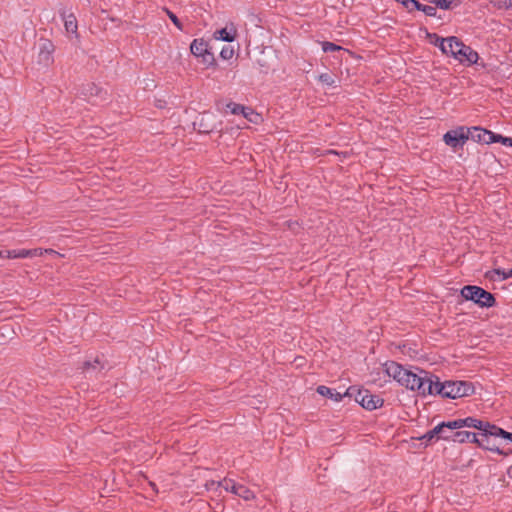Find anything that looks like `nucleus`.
<instances>
[{
    "label": "nucleus",
    "instance_id": "nucleus-17",
    "mask_svg": "<svg viewBox=\"0 0 512 512\" xmlns=\"http://www.w3.org/2000/svg\"><path fill=\"white\" fill-rule=\"evenodd\" d=\"M208 50V43L203 39H194L190 45V51L196 57H200Z\"/></svg>",
    "mask_w": 512,
    "mask_h": 512
},
{
    "label": "nucleus",
    "instance_id": "nucleus-1",
    "mask_svg": "<svg viewBox=\"0 0 512 512\" xmlns=\"http://www.w3.org/2000/svg\"><path fill=\"white\" fill-rule=\"evenodd\" d=\"M432 395L438 394L445 398H460L469 396L474 392L472 383L467 381H445L441 383L439 378L433 375Z\"/></svg>",
    "mask_w": 512,
    "mask_h": 512
},
{
    "label": "nucleus",
    "instance_id": "nucleus-11",
    "mask_svg": "<svg viewBox=\"0 0 512 512\" xmlns=\"http://www.w3.org/2000/svg\"><path fill=\"white\" fill-rule=\"evenodd\" d=\"M451 433L444 429V424L440 423L435 426L432 430L425 433L420 439L424 440L426 443L431 442L433 439H444L451 440Z\"/></svg>",
    "mask_w": 512,
    "mask_h": 512
},
{
    "label": "nucleus",
    "instance_id": "nucleus-14",
    "mask_svg": "<svg viewBox=\"0 0 512 512\" xmlns=\"http://www.w3.org/2000/svg\"><path fill=\"white\" fill-rule=\"evenodd\" d=\"M463 427H469V428H475L480 431L486 432V430H489L491 427V423L487 421H482L474 417H467L464 419H460Z\"/></svg>",
    "mask_w": 512,
    "mask_h": 512
},
{
    "label": "nucleus",
    "instance_id": "nucleus-32",
    "mask_svg": "<svg viewBox=\"0 0 512 512\" xmlns=\"http://www.w3.org/2000/svg\"><path fill=\"white\" fill-rule=\"evenodd\" d=\"M166 13L168 15V17L170 18V20L174 23V25L179 29V30H183V26H182V23L180 22V20L178 19V17L173 13L171 12L170 10L166 9Z\"/></svg>",
    "mask_w": 512,
    "mask_h": 512
},
{
    "label": "nucleus",
    "instance_id": "nucleus-8",
    "mask_svg": "<svg viewBox=\"0 0 512 512\" xmlns=\"http://www.w3.org/2000/svg\"><path fill=\"white\" fill-rule=\"evenodd\" d=\"M496 438L494 434H489L488 432L481 431V433L478 434L477 441L475 444H477L479 447L484 448L486 450L496 452L500 455L505 454L503 450L499 448V446L496 444L495 439Z\"/></svg>",
    "mask_w": 512,
    "mask_h": 512
},
{
    "label": "nucleus",
    "instance_id": "nucleus-24",
    "mask_svg": "<svg viewBox=\"0 0 512 512\" xmlns=\"http://www.w3.org/2000/svg\"><path fill=\"white\" fill-rule=\"evenodd\" d=\"M454 2H455V5H458V2H456V0H434L433 1V3L435 4V7H439L441 9L452 8V5Z\"/></svg>",
    "mask_w": 512,
    "mask_h": 512
},
{
    "label": "nucleus",
    "instance_id": "nucleus-27",
    "mask_svg": "<svg viewBox=\"0 0 512 512\" xmlns=\"http://www.w3.org/2000/svg\"><path fill=\"white\" fill-rule=\"evenodd\" d=\"M491 273L497 274L501 280H506L508 278H512V268L510 270H504V269H493Z\"/></svg>",
    "mask_w": 512,
    "mask_h": 512
},
{
    "label": "nucleus",
    "instance_id": "nucleus-5",
    "mask_svg": "<svg viewBox=\"0 0 512 512\" xmlns=\"http://www.w3.org/2000/svg\"><path fill=\"white\" fill-rule=\"evenodd\" d=\"M218 485H221L225 491L231 492L245 501L255 498V494L252 490L242 484L236 483L233 479L224 478L222 481L218 482Z\"/></svg>",
    "mask_w": 512,
    "mask_h": 512
},
{
    "label": "nucleus",
    "instance_id": "nucleus-23",
    "mask_svg": "<svg viewBox=\"0 0 512 512\" xmlns=\"http://www.w3.org/2000/svg\"><path fill=\"white\" fill-rule=\"evenodd\" d=\"M444 424V429L449 432H453V430L461 429L462 423L460 419H455L453 421L442 422Z\"/></svg>",
    "mask_w": 512,
    "mask_h": 512
},
{
    "label": "nucleus",
    "instance_id": "nucleus-10",
    "mask_svg": "<svg viewBox=\"0 0 512 512\" xmlns=\"http://www.w3.org/2000/svg\"><path fill=\"white\" fill-rule=\"evenodd\" d=\"M479 56L470 46L462 44L461 48L457 50L455 59L465 65H472L477 63Z\"/></svg>",
    "mask_w": 512,
    "mask_h": 512
},
{
    "label": "nucleus",
    "instance_id": "nucleus-30",
    "mask_svg": "<svg viewBox=\"0 0 512 512\" xmlns=\"http://www.w3.org/2000/svg\"><path fill=\"white\" fill-rule=\"evenodd\" d=\"M319 81L328 86H332L335 83V78L330 73H323L319 76Z\"/></svg>",
    "mask_w": 512,
    "mask_h": 512
},
{
    "label": "nucleus",
    "instance_id": "nucleus-37",
    "mask_svg": "<svg viewBox=\"0 0 512 512\" xmlns=\"http://www.w3.org/2000/svg\"><path fill=\"white\" fill-rule=\"evenodd\" d=\"M431 38H434V40L432 41V43L435 45V46H438L439 47V39H443L442 37L438 36L437 34H432L430 35Z\"/></svg>",
    "mask_w": 512,
    "mask_h": 512
},
{
    "label": "nucleus",
    "instance_id": "nucleus-38",
    "mask_svg": "<svg viewBox=\"0 0 512 512\" xmlns=\"http://www.w3.org/2000/svg\"><path fill=\"white\" fill-rule=\"evenodd\" d=\"M402 5L408 10L412 11V3H409L407 0H403Z\"/></svg>",
    "mask_w": 512,
    "mask_h": 512
},
{
    "label": "nucleus",
    "instance_id": "nucleus-13",
    "mask_svg": "<svg viewBox=\"0 0 512 512\" xmlns=\"http://www.w3.org/2000/svg\"><path fill=\"white\" fill-rule=\"evenodd\" d=\"M237 35L236 28L231 24L230 26H226L220 30H216L214 32V38L217 40H222L225 42H232L235 40Z\"/></svg>",
    "mask_w": 512,
    "mask_h": 512
},
{
    "label": "nucleus",
    "instance_id": "nucleus-4",
    "mask_svg": "<svg viewBox=\"0 0 512 512\" xmlns=\"http://www.w3.org/2000/svg\"><path fill=\"white\" fill-rule=\"evenodd\" d=\"M355 391V401L367 410L377 409L381 407L384 403V400L381 397L373 395L368 390L364 389L356 390L354 387H350L345 393V395L352 396L354 395Z\"/></svg>",
    "mask_w": 512,
    "mask_h": 512
},
{
    "label": "nucleus",
    "instance_id": "nucleus-2",
    "mask_svg": "<svg viewBox=\"0 0 512 512\" xmlns=\"http://www.w3.org/2000/svg\"><path fill=\"white\" fill-rule=\"evenodd\" d=\"M433 375L427 371L419 370L415 373L406 369L398 383L410 390H417L422 395H432Z\"/></svg>",
    "mask_w": 512,
    "mask_h": 512
},
{
    "label": "nucleus",
    "instance_id": "nucleus-41",
    "mask_svg": "<svg viewBox=\"0 0 512 512\" xmlns=\"http://www.w3.org/2000/svg\"><path fill=\"white\" fill-rule=\"evenodd\" d=\"M397 2H400L401 4L403 3V0H396Z\"/></svg>",
    "mask_w": 512,
    "mask_h": 512
},
{
    "label": "nucleus",
    "instance_id": "nucleus-21",
    "mask_svg": "<svg viewBox=\"0 0 512 512\" xmlns=\"http://www.w3.org/2000/svg\"><path fill=\"white\" fill-rule=\"evenodd\" d=\"M102 369L103 365L100 364L98 359H95L93 362L86 361L83 366V371L91 376L94 374V372L100 371Z\"/></svg>",
    "mask_w": 512,
    "mask_h": 512
},
{
    "label": "nucleus",
    "instance_id": "nucleus-25",
    "mask_svg": "<svg viewBox=\"0 0 512 512\" xmlns=\"http://www.w3.org/2000/svg\"><path fill=\"white\" fill-rule=\"evenodd\" d=\"M322 49L324 52L328 53V52L340 51V50H342V47L339 45H336L335 43L325 41V42H322Z\"/></svg>",
    "mask_w": 512,
    "mask_h": 512
},
{
    "label": "nucleus",
    "instance_id": "nucleus-12",
    "mask_svg": "<svg viewBox=\"0 0 512 512\" xmlns=\"http://www.w3.org/2000/svg\"><path fill=\"white\" fill-rule=\"evenodd\" d=\"M383 369L389 377H392L397 382L400 380V377H402V373L406 370L402 365L395 361H388L384 363Z\"/></svg>",
    "mask_w": 512,
    "mask_h": 512
},
{
    "label": "nucleus",
    "instance_id": "nucleus-6",
    "mask_svg": "<svg viewBox=\"0 0 512 512\" xmlns=\"http://www.w3.org/2000/svg\"><path fill=\"white\" fill-rule=\"evenodd\" d=\"M443 141L452 148L462 147L467 141L466 128L459 127L446 132L443 136Z\"/></svg>",
    "mask_w": 512,
    "mask_h": 512
},
{
    "label": "nucleus",
    "instance_id": "nucleus-19",
    "mask_svg": "<svg viewBox=\"0 0 512 512\" xmlns=\"http://www.w3.org/2000/svg\"><path fill=\"white\" fill-rule=\"evenodd\" d=\"M62 17L66 31L68 33L77 35L78 25L76 17L73 14H69L67 16L63 14Z\"/></svg>",
    "mask_w": 512,
    "mask_h": 512
},
{
    "label": "nucleus",
    "instance_id": "nucleus-3",
    "mask_svg": "<svg viewBox=\"0 0 512 512\" xmlns=\"http://www.w3.org/2000/svg\"><path fill=\"white\" fill-rule=\"evenodd\" d=\"M461 296L465 300L473 301L480 307H493L496 303L492 293L484 290L479 286L466 285L461 289Z\"/></svg>",
    "mask_w": 512,
    "mask_h": 512
},
{
    "label": "nucleus",
    "instance_id": "nucleus-22",
    "mask_svg": "<svg viewBox=\"0 0 512 512\" xmlns=\"http://www.w3.org/2000/svg\"><path fill=\"white\" fill-rule=\"evenodd\" d=\"M317 392L322 396L334 398L336 401L343 397L341 393H333L332 389L323 385L317 387Z\"/></svg>",
    "mask_w": 512,
    "mask_h": 512
},
{
    "label": "nucleus",
    "instance_id": "nucleus-20",
    "mask_svg": "<svg viewBox=\"0 0 512 512\" xmlns=\"http://www.w3.org/2000/svg\"><path fill=\"white\" fill-rule=\"evenodd\" d=\"M486 432H488L489 434H494L495 437H501L512 442V433L507 432L494 424H491L490 429L486 430Z\"/></svg>",
    "mask_w": 512,
    "mask_h": 512
},
{
    "label": "nucleus",
    "instance_id": "nucleus-26",
    "mask_svg": "<svg viewBox=\"0 0 512 512\" xmlns=\"http://www.w3.org/2000/svg\"><path fill=\"white\" fill-rule=\"evenodd\" d=\"M200 57L202 58V63L207 66H212L215 64L214 54L209 50L202 54Z\"/></svg>",
    "mask_w": 512,
    "mask_h": 512
},
{
    "label": "nucleus",
    "instance_id": "nucleus-40",
    "mask_svg": "<svg viewBox=\"0 0 512 512\" xmlns=\"http://www.w3.org/2000/svg\"><path fill=\"white\" fill-rule=\"evenodd\" d=\"M4 253H5L4 250H0V258H4Z\"/></svg>",
    "mask_w": 512,
    "mask_h": 512
},
{
    "label": "nucleus",
    "instance_id": "nucleus-33",
    "mask_svg": "<svg viewBox=\"0 0 512 512\" xmlns=\"http://www.w3.org/2000/svg\"><path fill=\"white\" fill-rule=\"evenodd\" d=\"M422 12L425 13V15L427 16H435L436 15V7L435 6H432V5H423L422 4V7H421V10Z\"/></svg>",
    "mask_w": 512,
    "mask_h": 512
},
{
    "label": "nucleus",
    "instance_id": "nucleus-29",
    "mask_svg": "<svg viewBox=\"0 0 512 512\" xmlns=\"http://www.w3.org/2000/svg\"><path fill=\"white\" fill-rule=\"evenodd\" d=\"M490 2L498 9H508L512 6L511 0H490Z\"/></svg>",
    "mask_w": 512,
    "mask_h": 512
},
{
    "label": "nucleus",
    "instance_id": "nucleus-28",
    "mask_svg": "<svg viewBox=\"0 0 512 512\" xmlns=\"http://www.w3.org/2000/svg\"><path fill=\"white\" fill-rule=\"evenodd\" d=\"M234 55V48L232 46H224L220 52V57L224 60H229Z\"/></svg>",
    "mask_w": 512,
    "mask_h": 512
},
{
    "label": "nucleus",
    "instance_id": "nucleus-31",
    "mask_svg": "<svg viewBox=\"0 0 512 512\" xmlns=\"http://www.w3.org/2000/svg\"><path fill=\"white\" fill-rule=\"evenodd\" d=\"M496 142H499V143H502L503 145L505 146H510L512 147V138L510 137H505V136H502L500 134H495L494 133V140H493V143H496Z\"/></svg>",
    "mask_w": 512,
    "mask_h": 512
},
{
    "label": "nucleus",
    "instance_id": "nucleus-39",
    "mask_svg": "<svg viewBox=\"0 0 512 512\" xmlns=\"http://www.w3.org/2000/svg\"><path fill=\"white\" fill-rule=\"evenodd\" d=\"M242 113H243V114H244V116H245L246 118H248L250 121H252V122H256V120H254V119H252V118H249V117H248V113H246L245 111H244V112H242Z\"/></svg>",
    "mask_w": 512,
    "mask_h": 512
},
{
    "label": "nucleus",
    "instance_id": "nucleus-16",
    "mask_svg": "<svg viewBox=\"0 0 512 512\" xmlns=\"http://www.w3.org/2000/svg\"><path fill=\"white\" fill-rule=\"evenodd\" d=\"M478 434L469 431H456L451 433V440L458 443H475Z\"/></svg>",
    "mask_w": 512,
    "mask_h": 512
},
{
    "label": "nucleus",
    "instance_id": "nucleus-36",
    "mask_svg": "<svg viewBox=\"0 0 512 512\" xmlns=\"http://www.w3.org/2000/svg\"><path fill=\"white\" fill-rule=\"evenodd\" d=\"M245 108L241 105H234V108L232 109L233 114H238L240 112H244Z\"/></svg>",
    "mask_w": 512,
    "mask_h": 512
},
{
    "label": "nucleus",
    "instance_id": "nucleus-34",
    "mask_svg": "<svg viewBox=\"0 0 512 512\" xmlns=\"http://www.w3.org/2000/svg\"><path fill=\"white\" fill-rule=\"evenodd\" d=\"M218 482L219 481H214V480L207 482L205 485L206 489L207 490H217L219 487H222L221 485H218Z\"/></svg>",
    "mask_w": 512,
    "mask_h": 512
},
{
    "label": "nucleus",
    "instance_id": "nucleus-7",
    "mask_svg": "<svg viewBox=\"0 0 512 512\" xmlns=\"http://www.w3.org/2000/svg\"><path fill=\"white\" fill-rule=\"evenodd\" d=\"M466 136L467 140L471 139L481 144H491L494 140V133L492 131L480 127L466 128Z\"/></svg>",
    "mask_w": 512,
    "mask_h": 512
},
{
    "label": "nucleus",
    "instance_id": "nucleus-18",
    "mask_svg": "<svg viewBox=\"0 0 512 512\" xmlns=\"http://www.w3.org/2000/svg\"><path fill=\"white\" fill-rule=\"evenodd\" d=\"M54 51V45L49 40H45L41 44L39 58L41 61L49 62L51 60V53Z\"/></svg>",
    "mask_w": 512,
    "mask_h": 512
},
{
    "label": "nucleus",
    "instance_id": "nucleus-35",
    "mask_svg": "<svg viewBox=\"0 0 512 512\" xmlns=\"http://www.w3.org/2000/svg\"><path fill=\"white\" fill-rule=\"evenodd\" d=\"M409 3H412V10H421L422 4L417 0H407Z\"/></svg>",
    "mask_w": 512,
    "mask_h": 512
},
{
    "label": "nucleus",
    "instance_id": "nucleus-15",
    "mask_svg": "<svg viewBox=\"0 0 512 512\" xmlns=\"http://www.w3.org/2000/svg\"><path fill=\"white\" fill-rule=\"evenodd\" d=\"M4 251H5L4 258H8V259L34 257V256H38L42 253V252H39L38 249H33V250L20 249V250H4Z\"/></svg>",
    "mask_w": 512,
    "mask_h": 512
},
{
    "label": "nucleus",
    "instance_id": "nucleus-9",
    "mask_svg": "<svg viewBox=\"0 0 512 512\" xmlns=\"http://www.w3.org/2000/svg\"><path fill=\"white\" fill-rule=\"evenodd\" d=\"M463 42L455 36L448 37L446 39H439V48L443 54L452 56L455 58L457 50L461 48Z\"/></svg>",
    "mask_w": 512,
    "mask_h": 512
}]
</instances>
